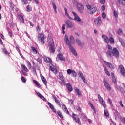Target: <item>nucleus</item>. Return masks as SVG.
I'll return each instance as SVG.
<instances>
[{"instance_id":"obj_1","label":"nucleus","mask_w":125,"mask_h":125,"mask_svg":"<svg viewBox=\"0 0 125 125\" xmlns=\"http://www.w3.org/2000/svg\"><path fill=\"white\" fill-rule=\"evenodd\" d=\"M106 48L108 49V51L106 52L107 57L111 58L112 57V55L116 58H119L120 57V53L117 48L114 47L113 48L112 46L108 44L106 46Z\"/></svg>"},{"instance_id":"obj_2","label":"nucleus","mask_w":125,"mask_h":125,"mask_svg":"<svg viewBox=\"0 0 125 125\" xmlns=\"http://www.w3.org/2000/svg\"><path fill=\"white\" fill-rule=\"evenodd\" d=\"M73 3H76L77 10L79 11V12H80V13H83V9H84V6L82 5V4L81 3H78L76 0L73 1Z\"/></svg>"},{"instance_id":"obj_3","label":"nucleus","mask_w":125,"mask_h":125,"mask_svg":"<svg viewBox=\"0 0 125 125\" xmlns=\"http://www.w3.org/2000/svg\"><path fill=\"white\" fill-rule=\"evenodd\" d=\"M94 24L97 27H99V26H101V24L102 23V21H101V18L100 17H98L97 18L95 19L94 20Z\"/></svg>"},{"instance_id":"obj_4","label":"nucleus","mask_w":125,"mask_h":125,"mask_svg":"<svg viewBox=\"0 0 125 125\" xmlns=\"http://www.w3.org/2000/svg\"><path fill=\"white\" fill-rule=\"evenodd\" d=\"M103 82L105 88H106L107 90L111 91V90H112V88H111V85H110V84H109L108 82H107V80L104 79Z\"/></svg>"},{"instance_id":"obj_5","label":"nucleus","mask_w":125,"mask_h":125,"mask_svg":"<svg viewBox=\"0 0 125 125\" xmlns=\"http://www.w3.org/2000/svg\"><path fill=\"white\" fill-rule=\"evenodd\" d=\"M98 98L101 105H102L104 108H106V103L103 100V99L100 94H98Z\"/></svg>"},{"instance_id":"obj_6","label":"nucleus","mask_w":125,"mask_h":125,"mask_svg":"<svg viewBox=\"0 0 125 125\" xmlns=\"http://www.w3.org/2000/svg\"><path fill=\"white\" fill-rule=\"evenodd\" d=\"M65 24L67 25V28H74L75 24L72 22L70 20H67L65 22Z\"/></svg>"},{"instance_id":"obj_7","label":"nucleus","mask_w":125,"mask_h":125,"mask_svg":"<svg viewBox=\"0 0 125 125\" xmlns=\"http://www.w3.org/2000/svg\"><path fill=\"white\" fill-rule=\"evenodd\" d=\"M72 118L73 120H74L75 122L76 123H77L78 124H80V118L79 117V116L74 113H72Z\"/></svg>"},{"instance_id":"obj_8","label":"nucleus","mask_w":125,"mask_h":125,"mask_svg":"<svg viewBox=\"0 0 125 125\" xmlns=\"http://www.w3.org/2000/svg\"><path fill=\"white\" fill-rule=\"evenodd\" d=\"M118 69L122 76L124 77H125V68H124V66L122 65H119Z\"/></svg>"},{"instance_id":"obj_9","label":"nucleus","mask_w":125,"mask_h":125,"mask_svg":"<svg viewBox=\"0 0 125 125\" xmlns=\"http://www.w3.org/2000/svg\"><path fill=\"white\" fill-rule=\"evenodd\" d=\"M104 63L106 66L109 67V68H110V69H111V70H114L115 69L114 65L112 63H111L106 61H104Z\"/></svg>"},{"instance_id":"obj_10","label":"nucleus","mask_w":125,"mask_h":125,"mask_svg":"<svg viewBox=\"0 0 125 125\" xmlns=\"http://www.w3.org/2000/svg\"><path fill=\"white\" fill-rule=\"evenodd\" d=\"M72 14L74 16V20L77 21V22H81V18L77 15V14L75 12H72Z\"/></svg>"},{"instance_id":"obj_11","label":"nucleus","mask_w":125,"mask_h":125,"mask_svg":"<svg viewBox=\"0 0 125 125\" xmlns=\"http://www.w3.org/2000/svg\"><path fill=\"white\" fill-rule=\"evenodd\" d=\"M67 73L68 74H72V76L74 77H77V73L74 70H71L70 69H68L67 70Z\"/></svg>"},{"instance_id":"obj_12","label":"nucleus","mask_w":125,"mask_h":125,"mask_svg":"<svg viewBox=\"0 0 125 125\" xmlns=\"http://www.w3.org/2000/svg\"><path fill=\"white\" fill-rule=\"evenodd\" d=\"M59 80L62 81L63 84H66V82H65V81H64V76H63V73H62V72H60L59 73Z\"/></svg>"},{"instance_id":"obj_13","label":"nucleus","mask_w":125,"mask_h":125,"mask_svg":"<svg viewBox=\"0 0 125 125\" xmlns=\"http://www.w3.org/2000/svg\"><path fill=\"white\" fill-rule=\"evenodd\" d=\"M97 10V8L95 7H93L91 9L88 10V13L89 14H93V13H95Z\"/></svg>"},{"instance_id":"obj_14","label":"nucleus","mask_w":125,"mask_h":125,"mask_svg":"<svg viewBox=\"0 0 125 125\" xmlns=\"http://www.w3.org/2000/svg\"><path fill=\"white\" fill-rule=\"evenodd\" d=\"M38 39H40V41L42 44L44 43V36L43 34H41L38 37Z\"/></svg>"},{"instance_id":"obj_15","label":"nucleus","mask_w":125,"mask_h":125,"mask_svg":"<svg viewBox=\"0 0 125 125\" xmlns=\"http://www.w3.org/2000/svg\"><path fill=\"white\" fill-rule=\"evenodd\" d=\"M48 105L50 108L51 110H52V111H53V112H54L55 114H56V109H54V106H53V105H52V104L50 103L49 102H48Z\"/></svg>"},{"instance_id":"obj_16","label":"nucleus","mask_w":125,"mask_h":125,"mask_svg":"<svg viewBox=\"0 0 125 125\" xmlns=\"http://www.w3.org/2000/svg\"><path fill=\"white\" fill-rule=\"evenodd\" d=\"M68 46L69 47V49L71 52H72V53L74 54V55L77 56V52L76 51L74 47H73L71 45H69Z\"/></svg>"},{"instance_id":"obj_17","label":"nucleus","mask_w":125,"mask_h":125,"mask_svg":"<svg viewBox=\"0 0 125 125\" xmlns=\"http://www.w3.org/2000/svg\"><path fill=\"white\" fill-rule=\"evenodd\" d=\"M102 38H103V39H104V41L105 43L108 44L109 42V38H108V37H107V36H106L105 35H103L102 36Z\"/></svg>"},{"instance_id":"obj_18","label":"nucleus","mask_w":125,"mask_h":125,"mask_svg":"<svg viewBox=\"0 0 125 125\" xmlns=\"http://www.w3.org/2000/svg\"><path fill=\"white\" fill-rule=\"evenodd\" d=\"M49 50L51 53H54L55 52V48H54V44L52 43L50 45Z\"/></svg>"},{"instance_id":"obj_19","label":"nucleus","mask_w":125,"mask_h":125,"mask_svg":"<svg viewBox=\"0 0 125 125\" xmlns=\"http://www.w3.org/2000/svg\"><path fill=\"white\" fill-rule=\"evenodd\" d=\"M58 57L61 61H65V58L62 54L60 53L58 55Z\"/></svg>"},{"instance_id":"obj_20","label":"nucleus","mask_w":125,"mask_h":125,"mask_svg":"<svg viewBox=\"0 0 125 125\" xmlns=\"http://www.w3.org/2000/svg\"><path fill=\"white\" fill-rule=\"evenodd\" d=\"M104 70L107 76H108V77H110L111 76V74H110V72H109V70H108V68L106 67V66L104 65L103 66Z\"/></svg>"},{"instance_id":"obj_21","label":"nucleus","mask_w":125,"mask_h":125,"mask_svg":"<svg viewBox=\"0 0 125 125\" xmlns=\"http://www.w3.org/2000/svg\"><path fill=\"white\" fill-rule=\"evenodd\" d=\"M53 97L55 99V102H56V103H57V104H58V105L60 106V107H61V103H60V101H59V100H58V99H57L56 98V96H55V95H53Z\"/></svg>"},{"instance_id":"obj_22","label":"nucleus","mask_w":125,"mask_h":125,"mask_svg":"<svg viewBox=\"0 0 125 125\" xmlns=\"http://www.w3.org/2000/svg\"><path fill=\"white\" fill-rule=\"evenodd\" d=\"M62 110H64V112L66 113V114H70V112H69V111L68 110V108H67V107H66V105L65 104H62Z\"/></svg>"},{"instance_id":"obj_23","label":"nucleus","mask_w":125,"mask_h":125,"mask_svg":"<svg viewBox=\"0 0 125 125\" xmlns=\"http://www.w3.org/2000/svg\"><path fill=\"white\" fill-rule=\"evenodd\" d=\"M65 41L66 42V44H67V45H71V42H70V41L69 40V38L68 37V36L65 35Z\"/></svg>"},{"instance_id":"obj_24","label":"nucleus","mask_w":125,"mask_h":125,"mask_svg":"<svg viewBox=\"0 0 125 125\" xmlns=\"http://www.w3.org/2000/svg\"><path fill=\"white\" fill-rule=\"evenodd\" d=\"M41 78L44 84H45V85H46V84H47V81H46V79H45V78L44 77V76L42 75H41Z\"/></svg>"},{"instance_id":"obj_25","label":"nucleus","mask_w":125,"mask_h":125,"mask_svg":"<svg viewBox=\"0 0 125 125\" xmlns=\"http://www.w3.org/2000/svg\"><path fill=\"white\" fill-rule=\"evenodd\" d=\"M79 77L81 78L82 80H83V81H84V83H86V80H85V78H84V76H83V73H79Z\"/></svg>"},{"instance_id":"obj_26","label":"nucleus","mask_w":125,"mask_h":125,"mask_svg":"<svg viewBox=\"0 0 125 125\" xmlns=\"http://www.w3.org/2000/svg\"><path fill=\"white\" fill-rule=\"evenodd\" d=\"M75 91L76 93H77L78 97H81V96H82V93H81V91H80L79 89L76 88V89H75Z\"/></svg>"},{"instance_id":"obj_27","label":"nucleus","mask_w":125,"mask_h":125,"mask_svg":"<svg viewBox=\"0 0 125 125\" xmlns=\"http://www.w3.org/2000/svg\"><path fill=\"white\" fill-rule=\"evenodd\" d=\"M66 87L69 91H73V88L72 87V85H71V84L67 83L66 84Z\"/></svg>"},{"instance_id":"obj_28","label":"nucleus","mask_w":125,"mask_h":125,"mask_svg":"<svg viewBox=\"0 0 125 125\" xmlns=\"http://www.w3.org/2000/svg\"><path fill=\"white\" fill-rule=\"evenodd\" d=\"M45 59L46 60V63H50V64L52 63V60H51V59L50 58L47 57Z\"/></svg>"},{"instance_id":"obj_29","label":"nucleus","mask_w":125,"mask_h":125,"mask_svg":"<svg viewBox=\"0 0 125 125\" xmlns=\"http://www.w3.org/2000/svg\"><path fill=\"white\" fill-rule=\"evenodd\" d=\"M21 67L23 70V71H25V72H28V70L27 67H26V65L25 64H21Z\"/></svg>"},{"instance_id":"obj_30","label":"nucleus","mask_w":125,"mask_h":125,"mask_svg":"<svg viewBox=\"0 0 125 125\" xmlns=\"http://www.w3.org/2000/svg\"><path fill=\"white\" fill-rule=\"evenodd\" d=\"M50 69L52 72H53L54 74H57V69H56V68L50 66Z\"/></svg>"},{"instance_id":"obj_31","label":"nucleus","mask_w":125,"mask_h":125,"mask_svg":"<svg viewBox=\"0 0 125 125\" xmlns=\"http://www.w3.org/2000/svg\"><path fill=\"white\" fill-rule=\"evenodd\" d=\"M119 4H122V5H125V0H117Z\"/></svg>"},{"instance_id":"obj_32","label":"nucleus","mask_w":125,"mask_h":125,"mask_svg":"<svg viewBox=\"0 0 125 125\" xmlns=\"http://www.w3.org/2000/svg\"><path fill=\"white\" fill-rule=\"evenodd\" d=\"M58 116L61 118V119H64V117L62 115V113H61V111L60 110L58 111L57 112Z\"/></svg>"},{"instance_id":"obj_33","label":"nucleus","mask_w":125,"mask_h":125,"mask_svg":"<svg viewBox=\"0 0 125 125\" xmlns=\"http://www.w3.org/2000/svg\"><path fill=\"white\" fill-rule=\"evenodd\" d=\"M31 50H32L34 54H38V50L36 48L34 47H31Z\"/></svg>"},{"instance_id":"obj_34","label":"nucleus","mask_w":125,"mask_h":125,"mask_svg":"<svg viewBox=\"0 0 125 125\" xmlns=\"http://www.w3.org/2000/svg\"><path fill=\"white\" fill-rule=\"evenodd\" d=\"M33 82L34 83H35V84H36V85H37V86H39V87H41V84H40V83H39V82H38V81H37V80H33Z\"/></svg>"},{"instance_id":"obj_35","label":"nucleus","mask_w":125,"mask_h":125,"mask_svg":"<svg viewBox=\"0 0 125 125\" xmlns=\"http://www.w3.org/2000/svg\"><path fill=\"white\" fill-rule=\"evenodd\" d=\"M119 42H121V44H122V46H123V47H125V44L124 40H123L122 38H119Z\"/></svg>"},{"instance_id":"obj_36","label":"nucleus","mask_w":125,"mask_h":125,"mask_svg":"<svg viewBox=\"0 0 125 125\" xmlns=\"http://www.w3.org/2000/svg\"><path fill=\"white\" fill-rule=\"evenodd\" d=\"M76 41L78 45H79V46H82V42H81V40L79 39H76Z\"/></svg>"},{"instance_id":"obj_37","label":"nucleus","mask_w":125,"mask_h":125,"mask_svg":"<svg viewBox=\"0 0 125 125\" xmlns=\"http://www.w3.org/2000/svg\"><path fill=\"white\" fill-rule=\"evenodd\" d=\"M64 10L65 11L66 16H67L68 18H69V19H72V18H71V17H70V16H69V14H68V11L67 10V8H65Z\"/></svg>"},{"instance_id":"obj_38","label":"nucleus","mask_w":125,"mask_h":125,"mask_svg":"<svg viewBox=\"0 0 125 125\" xmlns=\"http://www.w3.org/2000/svg\"><path fill=\"white\" fill-rule=\"evenodd\" d=\"M70 41L71 43H73V44L75 43V39H74V37H73V36H71L70 37Z\"/></svg>"},{"instance_id":"obj_39","label":"nucleus","mask_w":125,"mask_h":125,"mask_svg":"<svg viewBox=\"0 0 125 125\" xmlns=\"http://www.w3.org/2000/svg\"><path fill=\"white\" fill-rule=\"evenodd\" d=\"M26 10L27 12H30V11H32V7L31 6H27L26 8Z\"/></svg>"},{"instance_id":"obj_40","label":"nucleus","mask_w":125,"mask_h":125,"mask_svg":"<svg viewBox=\"0 0 125 125\" xmlns=\"http://www.w3.org/2000/svg\"><path fill=\"white\" fill-rule=\"evenodd\" d=\"M104 115L106 118L109 117V112L107 111V110L104 111Z\"/></svg>"},{"instance_id":"obj_41","label":"nucleus","mask_w":125,"mask_h":125,"mask_svg":"<svg viewBox=\"0 0 125 125\" xmlns=\"http://www.w3.org/2000/svg\"><path fill=\"white\" fill-rule=\"evenodd\" d=\"M3 51L4 53V54H6V55H9V53L8 52L7 50H6V49L3 48Z\"/></svg>"},{"instance_id":"obj_42","label":"nucleus","mask_w":125,"mask_h":125,"mask_svg":"<svg viewBox=\"0 0 125 125\" xmlns=\"http://www.w3.org/2000/svg\"><path fill=\"white\" fill-rule=\"evenodd\" d=\"M113 14L114 15V17H115V18H118V11H116V10H114L113 11Z\"/></svg>"},{"instance_id":"obj_43","label":"nucleus","mask_w":125,"mask_h":125,"mask_svg":"<svg viewBox=\"0 0 125 125\" xmlns=\"http://www.w3.org/2000/svg\"><path fill=\"white\" fill-rule=\"evenodd\" d=\"M109 42H110V43H111V44L115 43V40H114V38H113V37L110 38Z\"/></svg>"},{"instance_id":"obj_44","label":"nucleus","mask_w":125,"mask_h":125,"mask_svg":"<svg viewBox=\"0 0 125 125\" xmlns=\"http://www.w3.org/2000/svg\"><path fill=\"white\" fill-rule=\"evenodd\" d=\"M19 19L22 21L23 23H25V21H24V17H23V16L21 15L19 17Z\"/></svg>"},{"instance_id":"obj_45","label":"nucleus","mask_w":125,"mask_h":125,"mask_svg":"<svg viewBox=\"0 0 125 125\" xmlns=\"http://www.w3.org/2000/svg\"><path fill=\"white\" fill-rule=\"evenodd\" d=\"M87 6V8L88 9V10H90V9H92V8L93 7H92V5H90V4H88L86 5Z\"/></svg>"},{"instance_id":"obj_46","label":"nucleus","mask_w":125,"mask_h":125,"mask_svg":"<svg viewBox=\"0 0 125 125\" xmlns=\"http://www.w3.org/2000/svg\"><path fill=\"white\" fill-rule=\"evenodd\" d=\"M27 67L29 68V69H31L32 68V65L31 64V62L29 61H27Z\"/></svg>"},{"instance_id":"obj_47","label":"nucleus","mask_w":125,"mask_h":125,"mask_svg":"<svg viewBox=\"0 0 125 125\" xmlns=\"http://www.w3.org/2000/svg\"><path fill=\"white\" fill-rule=\"evenodd\" d=\"M112 81L114 83H117V80H116V78L115 77L112 78Z\"/></svg>"},{"instance_id":"obj_48","label":"nucleus","mask_w":125,"mask_h":125,"mask_svg":"<svg viewBox=\"0 0 125 125\" xmlns=\"http://www.w3.org/2000/svg\"><path fill=\"white\" fill-rule=\"evenodd\" d=\"M52 4L54 9H57V7H56L55 3H54V2H52Z\"/></svg>"},{"instance_id":"obj_49","label":"nucleus","mask_w":125,"mask_h":125,"mask_svg":"<svg viewBox=\"0 0 125 125\" xmlns=\"http://www.w3.org/2000/svg\"><path fill=\"white\" fill-rule=\"evenodd\" d=\"M102 17L103 18V19H105V18H106V13L105 12H103L102 14Z\"/></svg>"},{"instance_id":"obj_50","label":"nucleus","mask_w":125,"mask_h":125,"mask_svg":"<svg viewBox=\"0 0 125 125\" xmlns=\"http://www.w3.org/2000/svg\"><path fill=\"white\" fill-rule=\"evenodd\" d=\"M37 61L39 63V64H42V59L41 58H38L37 59Z\"/></svg>"},{"instance_id":"obj_51","label":"nucleus","mask_w":125,"mask_h":125,"mask_svg":"<svg viewBox=\"0 0 125 125\" xmlns=\"http://www.w3.org/2000/svg\"><path fill=\"white\" fill-rule=\"evenodd\" d=\"M21 80L22 83H26V79L24 78V77L22 76L21 77Z\"/></svg>"},{"instance_id":"obj_52","label":"nucleus","mask_w":125,"mask_h":125,"mask_svg":"<svg viewBox=\"0 0 125 125\" xmlns=\"http://www.w3.org/2000/svg\"><path fill=\"white\" fill-rule=\"evenodd\" d=\"M123 33V30H122V29L119 28V30L117 31V33L118 35H121Z\"/></svg>"},{"instance_id":"obj_53","label":"nucleus","mask_w":125,"mask_h":125,"mask_svg":"<svg viewBox=\"0 0 125 125\" xmlns=\"http://www.w3.org/2000/svg\"><path fill=\"white\" fill-rule=\"evenodd\" d=\"M29 1H32V0H28ZM35 3H36V4H39V0H33Z\"/></svg>"},{"instance_id":"obj_54","label":"nucleus","mask_w":125,"mask_h":125,"mask_svg":"<svg viewBox=\"0 0 125 125\" xmlns=\"http://www.w3.org/2000/svg\"><path fill=\"white\" fill-rule=\"evenodd\" d=\"M22 2L24 4H28V0H22Z\"/></svg>"},{"instance_id":"obj_55","label":"nucleus","mask_w":125,"mask_h":125,"mask_svg":"<svg viewBox=\"0 0 125 125\" xmlns=\"http://www.w3.org/2000/svg\"><path fill=\"white\" fill-rule=\"evenodd\" d=\"M40 98L43 100V101H46V99H45V98H44V97L43 95L41 96Z\"/></svg>"},{"instance_id":"obj_56","label":"nucleus","mask_w":125,"mask_h":125,"mask_svg":"<svg viewBox=\"0 0 125 125\" xmlns=\"http://www.w3.org/2000/svg\"><path fill=\"white\" fill-rule=\"evenodd\" d=\"M21 73H22V74L24 76H28V75L27 74V73H26V72H24V70H22V71H21Z\"/></svg>"},{"instance_id":"obj_57","label":"nucleus","mask_w":125,"mask_h":125,"mask_svg":"<svg viewBox=\"0 0 125 125\" xmlns=\"http://www.w3.org/2000/svg\"><path fill=\"white\" fill-rule=\"evenodd\" d=\"M100 1L101 4H104L105 3V0H100Z\"/></svg>"},{"instance_id":"obj_58","label":"nucleus","mask_w":125,"mask_h":125,"mask_svg":"<svg viewBox=\"0 0 125 125\" xmlns=\"http://www.w3.org/2000/svg\"><path fill=\"white\" fill-rule=\"evenodd\" d=\"M66 26L65 24H63L62 26V30L63 31H64V30H66V28L65 27V26Z\"/></svg>"},{"instance_id":"obj_59","label":"nucleus","mask_w":125,"mask_h":125,"mask_svg":"<svg viewBox=\"0 0 125 125\" xmlns=\"http://www.w3.org/2000/svg\"><path fill=\"white\" fill-rule=\"evenodd\" d=\"M119 104L121 107H124V104H123V102L122 101L119 102Z\"/></svg>"},{"instance_id":"obj_60","label":"nucleus","mask_w":125,"mask_h":125,"mask_svg":"<svg viewBox=\"0 0 125 125\" xmlns=\"http://www.w3.org/2000/svg\"><path fill=\"white\" fill-rule=\"evenodd\" d=\"M120 90L123 94L125 93V90H124L123 88H120Z\"/></svg>"},{"instance_id":"obj_61","label":"nucleus","mask_w":125,"mask_h":125,"mask_svg":"<svg viewBox=\"0 0 125 125\" xmlns=\"http://www.w3.org/2000/svg\"><path fill=\"white\" fill-rule=\"evenodd\" d=\"M91 108L92 109L93 111L95 112V108H94V107L93 106V105H90Z\"/></svg>"},{"instance_id":"obj_62","label":"nucleus","mask_w":125,"mask_h":125,"mask_svg":"<svg viewBox=\"0 0 125 125\" xmlns=\"http://www.w3.org/2000/svg\"><path fill=\"white\" fill-rule=\"evenodd\" d=\"M101 9L102 11H105V6L104 5H103L102 6Z\"/></svg>"},{"instance_id":"obj_63","label":"nucleus","mask_w":125,"mask_h":125,"mask_svg":"<svg viewBox=\"0 0 125 125\" xmlns=\"http://www.w3.org/2000/svg\"><path fill=\"white\" fill-rule=\"evenodd\" d=\"M37 95H38V96H39L40 97V98H41V97L42 95L40 92H37Z\"/></svg>"},{"instance_id":"obj_64","label":"nucleus","mask_w":125,"mask_h":125,"mask_svg":"<svg viewBox=\"0 0 125 125\" xmlns=\"http://www.w3.org/2000/svg\"><path fill=\"white\" fill-rule=\"evenodd\" d=\"M69 101L70 103L72 104V105L74 104V101H73L72 100H69Z\"/></svg>"}]
</instances>
